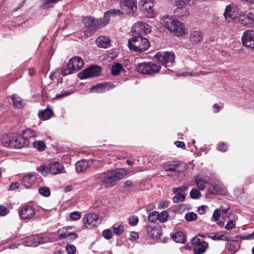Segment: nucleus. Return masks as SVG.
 Listing matches in <instances>:
<instances>
[{
    "instance_id": "obj_59",
    "label": "nucleus",
    "mask_w": 254,
    "mask_h": 254,
    "mask_svg": "<svg viewBox=\"0 0 254 254\" xmlns=\"http://www.w3.org/2000/svg\"><path fill=\"white\" fill-rule=\"evenodd\" d=\"M71 94V92H69L68 91H64V92H62V93L56 95L55 98L56 99H59L61 98H62L63 97H66L67 96Z\"/></svg>"
},
{
    "instance_id": "obj_53",
    "label": "nucleus",
    "mask_w": 254,
    "mask_h": 254,
    "mask_svg": "<svg viewBox=\"0 0 254 254\" xmlns=\"http://www.w3.org/2000/svg\"><path fill=\"white\" fill-rule=\"evenodd\" d=\"M190 196L193 199H197L199 198L200 196V192L196 189H193L190 192Z\"/></svg>"
},
{
    "instance_id": "obj_47",
    "label": "nucleus",
    "mask_w": 254,
    "mask_h": 254,
    "mask_svg": "<svg viewBox=\"0 0 254 254\" xmlns=\"http://www.w3.org/2000/svg\"><path fill=\"white\" fill-rule=\"evenodd\" d=\"M158 216L159 213L157 211H153L150 213L148 217V219L150 222L154 223L158 220Z\"/></svg>"
},
{
    "instance_id": "obj_27",
    "label": "nucleus",
    "mask_w": 254,
    "mask_h": 254,
    "mask_svg": "<svg viewBox=\"0 0 254 254\" xmlns=\"http://www.w3.org/2000/svg\"><path fill=\"white\" fill-rule=\"evenodd\" d=\"M89 166V163L86 160H82L75 164V170L77 173H81L86 171Z\"/></svg>"
},
{
    "instance_id": "obj_61",
    "label": "nucleus",
    "mask_w": 254,
    "mask_h": 254,
    "mask_svg": "<svg viewBox=\"0 0 254 254\" xmlns=\"http://www.w3.org/2000/svg\"><path fill=\"white\" fill-rule=\"evenodd\" d=\"M235 224L232 220H229L225 226V228L227 230H230L235 227Z\"/></svg>"
},
{
    "instance_id": "obj_38",
    "label": "nucleus",
    "mask_w": 254,
    "mask_h": 254,
    "mask_svg": "<svg viewBox=\"0 0 254 254\" xmlns=\"http://www.w3.org/2000/svg\"><path fill=\"white\" fill-rule=\"evenodd\" d=\"M209 191L211 193H217L220 195L224 194L225 193V189L222 188V187L218 185H214L213 187L212 190L210 189Z\"/></svg>"
},
{
    "instance_id": "obj_51",
    "label": "nucleus",
    "mask_w": 254,
    "mask_h": 254,
    "mask_svg": "<svg viewBox=\"0 0 254 254\" xmlns=\"http://www.w3.org/2000/svg\"><path fill=\"white\" fill-rule=\"evenodd\" d=\"M38 171L42 175L46 176L50 173L49 166H41L38 168Z\"/></svg>"
},
{
    "instance_id": "obj_32",
    "label": "nucleus",
    "mask_w": 254,
    "mask_h": 254,
    "mask_svg": "<svg viewBox=\"0 0 254 254\" xmlns=\"http://www.w3.org/2000/svg\"><path fill=\"white\" fill-rule=\"evenodd\" d=\"M11 99L13 101V106L16 108L20 109L23 108L25 105L24 101L16 95L14 94L12 95Z\"/></svg>"
},
{
    "instance_id": "obj_52",
    "label": "nucleus",
    "mask_w": 254,
    "mask_h": 254,
    "mask_svg": "<svg viewBox=\"0 0 254 254\" xmlns=\"http://www.w3.org/2000/svg\"><path fill=\"white\" fill-rule=\"evenodd\" d=\"M139 221L138 217L137 216L133 215L128 218V222L130 226H136Z\"/></svg>"
},
{
    "instance_id": "obj_31",
    "label": "nucleus",
    "mask_w": 254,
    "mask_h": 254,
    "mask_svg": "<svg viewBox=\"0 0 254 254\" xmlns=\"http://www.w3.org/2000/svg\"><path fill=\"white\" fill-rule=\"evenodd\" d=\"M37 135L38 133L36 131L31 130V129H27L23 131V135L22 136L25 139V142L27 145H28L29 142L28 140L29 139L34 138Z\"/></svg>"
},
{
    "instance_id": "obj_5",
    "label": "nucleus",
    "mask_w": 254,
    "mask_h": 254,
    "mask_svg": "<svg viewBox=\"0 0 254 254\" xmlns=\"http://www.w3.org/2000/svg\"><path fill=\"white\" fill-rule=\"evenodd\" d=\"M160 69V65L153 62L140 63L136 66L138 72L148 75L157 73Z\"/></svg>"
},
{
    "instance_id": "obj_46",
    "label": "nucleus",
    "mask_w": 254,
    "mask_h": 254,
    "mask_svg": "<svg viewBox=\"0 0 254 254\" xmlns=\"http://www.w3.org/2000/svg\"><path fill=\"white\" fill-rule=\"evenodd\" d=\"M39 192L41 195L45 197H48L51 194L50 190L47 187H42L40 188L39 189Z\"/></svg>"
},
{
    "instance_id": "obj_4",
    "label": "nucleus",
    "mask_w": 254,
    "mask_h": 254,
    "mask_svg": "<svg viewBox=\"0 0 254 254\" xmlns=\"http://www.w3.org/2000/svg\"><path fill=\"white\" fill-rule=\"evenodd\" d=\"M83 21L86 28L85 33L87 36H90L96 29L106 25L103 18L95 19L92 17H86L83 19Z\"/></svg>"
},
{
    "instance_id": "obj_29",
    "label": "nucleus",
    "mask_w": 254,
    "mask_h": 254,
    "mask_svg": "<svg viewBox=\"0 0 254 254\" xmlns=\"http://www.w3.org/2000/svg\"><path fill=\"white\" fill-rule=\"evenodd\" d=\"M139 4L142 5V11L143 12H147L148 14L146 15V16L148 18H151L155 16V14L153 12L152 6L151 5H148L147 4L144 2L143 0L139 2Z\"/></svg>"
},
{
    "instance_id": "obj_44",
    "label": "nucleus",
    "mask_w": 254,
    "mask_h": 254,
    "mask_svg": "<svg viewBox=\"0 0 254 254\" xmlns=\"http://www.w3.org/2000/svg\"><path fill=\"white\" fill-rule=\"evenodd\" d=\"M186 169V167L184 163H176L175 169L174 170V172L180 173V172H184Z\"/></svg>"
},
{
    "instance_id": "obj_26",
    "label": "nucleus",
    "mask_w": 254,
    "mask_h": 254,
    "mask_svg": "<svg viewBox=\"0 0 254 254\" xmlns=\"http://www.w3.org/2000/svg\"><path fill=\"white\" fill-rule=\"evenodd\" d=\"M169 2L175 6H190L194 5L196 2L195 0H168Z\"/></svg>"
},
{
    "instance_id": "obj_56",
    "label": "nucleus",
    "mask_w": 254,
    "mask_h": 254,
    "mask_svg": "<svg viewBox=\"0 0 254 254\" xmlns=\"http://www.w3.org/2000/svg\"><path fill=\"white\" fill-rule=\"evenodd\" d=\"M102 236L107 240H109L112 237V233L110 229H106L103 231Z\"/></svg>"
},
{
    "instance_id": "obj_60",
    "label": "nucleus",
    "mask_w": 254,
    "mask_h": 254,
    "mask_svg": "<svg viewBox=\"0 0 254 254\" xmlns=\"http://www.w3.org/2000/svg\"><path fill=\"white\" fill-rule=\"evenodd\" d=\"M221 211L219 209H215L213 214V217L215 221H218L220 218Z\"/></svg>"
},
{
    "instance_id": "obj_6",
    "label": "nucleus",
    "mask_w": 254,
    "mask_h": 254,
    "mask_svg": "<svg viewBox=\"0 0 254 254\" xmlns=\"http://www.w3.org/2000/svg\"><path fill=\"white\" fill-rule=\"evenodd\" d=\"M156 58L165 67H171L175 63V54L172 52H157Z\"/></svg>"
},
{
    "instance_id": "obj_50",
    "label": "nucleus",
    "mask_w": 254,
    "mask_h": 254,
    "mask_svg": "<svg viewBox=\"0 0 254 254\" xmlns=\"http://www.w3.org/2000/svg\"><path fill=\"white\" fill-rule=\"evenodd\" d=\"M169 214L168 212L166 211H163L161 213H159L158 220L162 223L165 222L167 220Z\"/></svg>"
},
{
    "instance_id": "obj_23",
    "label": "nucleus",
    "mask_w": 254,
    "mask_h": 254,
    "mask_svg": "<svg viewBox=\"0 0 254 254\" xmlns=\"http://www.w3.org/2000/svg\"><path fill=\"white\" fill-rule=\"evenodd\" d=\"M68 62L76 71L80 69L83 66L84 63L81 58L76 56L71 58Z\"/></svg>"
},
{
    "instance_id": "obj_64",
    "label": "nucleus",
    "mask_w": 254,
    "mask_h": 254,
    "mask_svg": "<svg viewBox=\"0 0 254 254\" xmlns=\"http://www.w3.org/2000/svg\"><path fill=\"white\" fill-rule=\"evenodd\" d=\"M218 150L222 152H225L227 150V145L224 143L219 144Z\"/></svg>"
},
{
    "instance_id": "obj_28",
    "label": "nucleus",
    "mask_w": 254,
    "mask_h": 254,
    "mask_svg": "<svg viewBox=\"0 0 254 254\" xmlns=\"http://www.w3.org/2000/svg\"><path fill=\"white\" fill-rule=\"evenodd\" d=\"M202 34L200 31H194L191 32L190 35V42L193 44H197L202 40Z\"/></svg>"
},
{
    "instance_id": "obj_43",
    "label": "nucleus",
    "mask_w": 254,
    "mask_h": 254,
    "mask_svg": "<svg viewBox=\"0 0 254 254\" xmlns=\"http://www.w3.org/2000/svg\"><path fill=\"white\" fill-rule=\"evenodd\" d=\"M176 195L173 198V201L174 203H179V202L183 201L186 197V194L184 192H177L175 193Z\"/></svg>"
},
{
    "instance_id": "obj_11",
    "label": "nucleus",
    "mask_w": 254,
    "mask_h": 254,
    "mask_svg": "<svg viewBox=\"0 0 254 254\" xmlns=\"http://www.w3.org/2000/svg\"><path fill=\"white\" fill-rule=\"evenodd\" d=\"M101 72V68L97 65L91 66L80 72L78 76L79 78L86 79L98 76Z\"/></svg>"
},
{
    "instance_id": "obj_14",
    "label": "nucleus",
    "mask_w": 254,
    "mask_h": 254,
    "mask_svg": "<svg viewBox=\"0 0 254 254\" xmlns=\"http://www.w3.org/2000/svg\"><path fill=\"white\" fill-rule=\"evenodd\" d=\"M243 45L248 48L254 49V31H245L242 37Z\"/></svg>"
},
{
    "instance_id": "obj_24",
    "label": "nucleus",
    "mask_w": 254,
    "mask_h": 254,
    "mask_svg": "<svg viewBox=\"0 0 254 254\" xmlns=\"http://www.w3.org/2000/svg\"><path fill=\"white\" fill-rule=\"evenodd\" d=\"M123 12L119 9H113L106 11L104 13L103 19L105 23L107 25L110 21V17L116 15H121L123 14Z\"/></svg>"
},
{
    "instance_id": "obj_20",
    "label": "nucleus",
    "mask_w": 254,
    "mask_h": 254,
    "mask_svg": "<svg viewBox=\"0 0 254 254\" xmlns=\"http://www.w3.org/2000/svg\"><path fill=\"white\" fill-rule=\"evenodd\" d=\"M71 229V228H67L66 227H64L58 231V234L61 238L64 239L68 238L70 236H73V238H71L70 239L73 241L76 239L77 237V235L74 232H71L69 231V229Z\"/></svg>"
},
{
    "instance_id": "obj_1",
    "label": "nucleus",
    "mask_w": 254,
    "mask_h": 254,
    "mask_svg": "<svg viewBox=\"0 0 254 254\" xmlns=\"http://www.w3.org/2000/svg\"><path fill=\"white\" fill-rule=\"evenodd\" d=\"M126 174L127 172L125 170L116 169L99 174L97 175V178L101 186L105 188L113 187Z\"/></svg>"
},
{
    "instance_id": "obj_48",
    "label": "nucleus",
    "mask_w": 254,
    "mask_h": 254,
    "mask_svg": "<svg viewBox=\"0 0 254 254\" xmlns=\"http://www.w3.org/2000/svg\"><path fill=\"white\" fill-rule=\"evenodd\" d=\"M185 218L188 221H192L197 218V215L193 212H189L186 214Z\"/></svg>"
},
{
    "instance_id": "obj_42",
    "label": "nucleus",
    "mask_w": 254,
    "mask_h": 254,
    "mask_svg": "<svg viewBox=\"0 0 254 254\" xmlns=\"http://www.w3.org/2000/svg\"><path fill=\"white\" fill-rule=\"evenodd\" d=\"M33 144L34 147L40 151L44 150L46 147V144L45 142L41 140L35 141L33 142Z\"/></svg>"
},
{
    "instance_id": "obj_17",
    "label": "nucleus",
    "mask_w": 254,
    "mask_h": 254,
    "mask_svg": "<svg viewBox=\"0 0 254 254\" xmlns=\"http://www.w3.org/2000/svg\"><path fill=\"white\" fill-rule=\"evenodd\" d=\"M11 148H21L24 145H27L25 139L21 135L14 133Z\"/></svg>"
},
{
    "instance_id": "obj_22",
    "label": "nucleus",
    "mask_w": 254,
    "mask_h": 254,
    "mask_svg": "<svg viewBox=\"0 0 254 254\" xmlns=\"http://www.w3.org/2000/svg\"><path fill=\"white\" fill-rule=\"evenodd\" d=\"M49 169L50 173L53 175H55L63 172L64 166L59 162H54L50 164Z\"/></svg>"
},
{
    "instance_id": "obj_10",
    "label": "nucleus",
    "mask_w": 254,
    "mask_h": 254,
    "mask_svg": "<svg viewBox=\"0 0 254 254\" xmlns=\"http://www.w3.org/2000/svg\"><path fill=\"white\" fill-rule=\"evenodd\" d=\"M83 221L85 227L87 229H91L98 226L101 220L99 215L96 213H89L85 215L83 218Z\"/></svg>"
},
{
    "instance_id": "obj_49",
    "label": "nucleus",
    "mask_w": 254,
    "mask_h": 254,
    "mask_svg": "<svg viewBox=\"0 0 254 254\" xmlns=\"http://www.w3.org/2000/svg\"><path fill=\"white\" fill-rule=\"evenodd\" d=\"M175 163V162H167L164 164V168L167 172H174Z\"/></svg>"
},
{
    "instance_id": "obj_58",
    "label": "nucleus",
    "mask_w": 254,
    "mask_h": 254,
    "mask_svg": "<svg viewBox=\"0 0 254 254\" xmlns=\"http://www.w3.org/2000/svg\"><path fill=\"white\" fill-rule=\"evenodd\" d=\"M199 74H204L205 73L204 71H200L199 73H198V72H194V73L190 72V73H189L188 72H184L182 74H181V75L184 76H189V75L196 76L198 75Z\"/></svg>"
},
{
    "instance_id": "obj_13",
    "label": "nucleus",
    "mask_w": 254,
    "mask_h": 254,
    "mask_svg": "<svg viewBox=\"0 0 254 254\" xmlns=\"http://www.w3.org/2000/svg\"><path fill=\"white\" fill-rule=\"evenodd\" d=\"M132 31H133L137 35H140L142 33L147 34L151 32V27L147 23L138 21L133 24Z\"/></svg>"
},
{
    "instance_id": "obj_63",
    "label": "nucleus",
    "mask_w": 254,
    "mask_h": 254,
    "mask_svg": "<svg viewBox=\"0 0 254 254\" xmlns=\"http://www.w3.org/2000/svg\"><path fill=\"white\" fill-rule=\"evenodd\" d=\"M174 143L177 147L181 148L182 149L186 148L185 144L183 141H176Z\"/></svg>"
},
{
    "instance_id": "obj_16",
    "label": "nucleus",
    "mask_w": 254,
    "mask_h": 254,
    "mask_svg": "<svg viewBox=\"0 0 254 254\" xmlns=\"http://www.w3.org/2000/svg\"><path fill=\"white\" fill-rule=\"evenodd\" d=\"M161 228L158 225H148L146 231L148 236L152 239L159 238L162 235Z\"/></svg>"
},
{
    "instance_id": "obj_12",
    "label": "nucleus",
    "mask_w": 254,
    "mask_h": 254,
    "mask_svg": "<svg viewBox=\"0 0 254 254\" xmlns=\"http://www.w3.org/2000/svg\"><path fill=\"white\" fill-rule=\"evenodd\" d=\"M191 242L193 245V252L194 254H202L208 248V244L198 237L193 238Z\"/></svg>"
},
{
    "instance_id": "obj_8",
    "label": "nucleus",
    "mask_w": 254,
    "mask_h": 254,
    "mask_svg": "<svg viewBox=\"0 0 254 254\" xmlns=\"http://www.w3.org/2000/svg\"><path fill=\"white\" fill-rule=\"evenodd\" d=\"M121 9L125 13L133 16L137 10V0H120Z\"/></svg>"
},
{
    "instance_id": "obj_35",
    "label": "nucleus",
    "mask_w": 254,
    "mask_h": 254,
    "mask_svg": "<svg viewBox=\"0 0 254 254\" xmlns=\"http://www.w3.org/2000/svg\"><path fill=\"white\" fill-rule=\"evenodd\" d=\"M74 71H76L70 64L68 62L67 64L63 68L62 70V73L63 76H66L68 74H72Z\"/></svg>"
},
{
    "instance_id": "obj_57",
    "label": "nucleus",
    "mask_w": 254,
    "mask_h": 254,
    "mask_svg": "<svg viewBox=\"0 0 254 254\" xmlns=\"http://www.w3.org/2000/svg\"><path fill=\"white\" fill-rule=\"evenodd\" d=\"M188 186L187 185H183L181 187L174 189L173 192L177 193V192H183L188 189Z\"/></svg>"
},
{
    "instance_id": "obj_15",
    "label": "nucleus",
    "mask_w": 254,
    "mask_h": 254,
    "mask_svg": "<svg viewBox=\"0 0 254 254\" xmlns=\"http://www.w3.org/2000/svg\"><path fill=\"white\" fill-rule=\"evenodd\" d=\"M35 213L33 207L28 205H23L21 207L19 211L20 217L23 220H28L32 219Z\"/></svg>"
},
{
    "instance_id": "obj_54",
    "label": "nucleus",
    "mask_w": 254,
    "mask_h": 254,
    "mask_svg": "<svg viewBox=\"0 0 254 254\" xmlns=\"http://www.w3.org/2000/svg\"><path fill=\"white\" fill-rule=\"evenodd\" d=\"M68 254H75L76 247L72 245H67L65 247Z\"/></svg>"
},
{
    "instance_id": "obj_3",
    "label": "nucleus",
    "mask_w": 254,
    "mask_h": 254,
    "mask_svg": "<svg viewBox=\"0 0 254 254\" xmlns=\"http://www.w3.org/2000/svg\"><path fill=\"white\" fill-rule=\"evenodd\" d=\"M149 40L140 35H136L129 39L128 46L131 51L136 53H142L150 47Z\"/></svg>"
},
{
    "instance_id": "obj_41",
    "label": "nucleus",
    "mask_w": 254,
    "mask_h": 254,
    "mask_svg": "<svg viewBox=\"0 0 254 254\" xmlns=\"http://www.w3.org/2000/svg\"><path fill=\"white\" fill-rule=\"evenodd\" d=\"M123 69L122 65L120 63H116L113 65L111 73L113 75H117Z\"/></svg>"
},
{
    "instance_id": "obj_18",
    "label": "nucleus",
    "mask_w": 254,
    "mask_h": 254,
    "mask_svg": "<svg viewBox=\"0 0 254 254\" xmlns=\"http://www.w3.org/2000/svg\"><path fill=\"white\" fill-rule=\"evenodd\" d=\"M36 180V177L33 174H28L23 176L22 178V184L25 188H30L33 185Z\"/></svg>"
},
{
    "instance_id": "obj_40",
    "label": "nucleus",
    "mask_w": 254,
    "mask_h": 254,
    "mask_svg": "<svg viewBox=\"0 0 254 254\" xmlns=\"http://www.w3.org/2000/svg\"><path fill=\"white\" fill-rule=\"evenodd\" d=\"M209 237L214 240H222V241H228V237L225 236L221 233H211L210 234Z\"/></svg>"
},
{
    "instance_id": "obj_37",
    "label": "nucleus",
    "mask_w": 254,
    "mask_h": 254,
    "mask_svg": "<svg viewBox=\"0 0 254 254\" xmlns=\"http://www.w3.org/2000/svg\"><path fill=\"white\" fill-rule=\"evenodd\" d=\"M12 209V204L10 203H6V205H0V216H5Z\"/></svg>"
},
{
    "instance_id": "obj_9",
    "label": "nucleus",
    "mask_w": 254,
    "mask_h": 254,
    "mask_svg": "<svg viewBox=\"0 0 254 254\" xmlns=\"http://www.w3.org/2000/svg\"><path fill=\"white\" fill-rule=\"evenodd\" d=\"M223 15L228 22H237L239 15L238 8L234 4H229L226 6Z\"/></svg>"
},
{
    "instance_id": "obj_21",
    "label": "nucleus",
    "mask_w": 254,
    "mask_h": 254,
    "mask_svg": "<svg viewBox=\"0 0 254 254\" xmlns=\"http://www.w3.org/2000/svg\"><path fill=\"white\" fill-rule=\"evenodd\" d=\"M96 43L99 47L106 49L110 47L111 40L109 37L101 36L96 39Z\"/></svg>"
},
{
    "instance_id": "obj_19",
    "label": "nucleus",
    "mask_w": 254,
    "mask_h": 254,
    "mask_svg": "<svg viewBox=\"0 0 254 254\" xmlns=\"http://www.w3.org/2000/svg\"><path fill=\"white\" fill-rule=\"evenodd\" d=\"M251 13L247 14L245 12H241L239 13L238 18L237 19V22L244 25H248L251 24L253 21H254V18H253L251 15Z\"/></svg>"
},
{
    "instance_id": "obj_7",
    "label": "nucleus",
    "mask_w": 254,
    "mask_h": 254,
    "mask_svg": "<svg viewBox=\"0 0 254 254\" xmlns=\"http://www.w3.org/2000/svg\"><path fill=\"white\" fill-rule=\"evenodd\" d=\"M49 241L50 239L46 235H34L27 237L25 240L24 245L28 247H35Z\"/></svg>"
},
{
    "instance_id": "obj_45",
    "label": "nucleus",
    "mask_w": 254,
    "mask_h": 254,
    "mask_svg": "<svg viewBox=\"0 0 254 254\" xmlns=\"http://www.w3.org/2000/svg\"><path fill=\"white\" fill-rule=\"evenodd\" d=\"M97 87L101 90L110 89L115 87V85L111 83H103L97 84Z\"/></svg>"
},
{
    "instance_id": "obj_36",
    "label": "nucleus",
    "mask_w": 254,
    "mask_h": 254,
    "mask_svg": "<svg viewBox=\"0 0 254 254\" xmlns=\"http://www.w3.org/2000/svg\"><path fill=\"white\" fill-rule=\"evenodd\" d=\"M195 183L198 189L202 190L205 188L206 182L199 176L195 177L194 179Z\"/></svg>"
},
{
    "instance_id": "obj_2",
    "label": "nucleus",
    "mask_w": 254,
    "mask_h": 254,
    "mask_svg": "<svg viewBox=\"0 0 254 254\" xmlns=\"http://www.w3.org/2000/svg\"><path fill=\"white\" fill-rule=\"evenodd\" d=\"M161 21L165 28L176 36H182L188 33V30L184 25L176 19L169 16H165L161 19Z\"/></svg>"
},
{
    "instance_id": "obj_25",
    "label": "nucleus",
    "mask_w": 254,
    "mask_h": 254,
    "mask_svg": "<svg viewBox=\"0 0 254 254\" xmlns=\"http://www.w3.org/2000/svg\"><path fill=\"white\" fill-rule=\"evenodd\" d=\"M174 10L176 16L179 18L187 17L189 15V9L185 6H177Z\"/></svg>"
},
{
    "instance_id": "obj_34",
    "label": "nucleus",
    "mask_w": 254,
    "mask_h": 254,
    "mask_svg": "<svg viewBox=\"0 0 254 254\" xmlns=\"http://www.w3.org/2000/svg\"><path fill=\"white\" fill-rule=\"evenodd\" d=\"M174 241L177 243H184L186 239L182 232H177L171 236Z\"/></svg>"
},
{
    "instance_id": "obj_30",
    "label": "nucleus",
    "mask_w": 254,
    "mask_h": 254,
    "mask_svg": "<svg viewBox=\"0 0 254 254\" xmlns=\"http://www.w3.org/2000/svg\"><path fill=\"white\" fill-rule=\"evenodd\" d=\"M14 133H9L4 135L1 139L2 145L6 147L11 148V144L12 142Z\"/></svg>"
},
{
    "instance_id": "obj_33",
    "label": "nucleus",
    "mask_w": 254,
    "mask_h": 254,
    "mask_svg": "<svg viewBox=\"0 0 254 254\" xmlns=\"http://www.w3.org/2000/svg\"><path fill=\"white\" fill-rule=\"evenodd\" d=\"M53 113L51 109H46V110L41 111L38 113L39 117L43 120H47L50 119Z\"/></svg>"
},
{
    "instance_id": "obj_55",
    "label": "nucleus",
    "mask_w": 254,
    "mask_h": 254,
    "mask_svg": "<svg viewBox=\"0 0 254 254\" xmlns=\"http://www.w3.org/2000/svg\"><path fill=\"white\" fill-rule=\"evenodd\" d=\"M69 217L71 220L76 221L80 218L81 214L79 212L74 211L70 213Z\"/></svg>"
},
{
    "instance_id": "obj_62",
    "label": "nucleus",
    "mask_w": 254,
    "mask_h": 254,
    "mask_svg": "<svg viewBox=\"0 0 254 254\" xmlns=\"http://www.w3.org/2000/svg\"><path fill=\"white\" fill-rule=\"evenodd\" d=\"M138 234L137 232H131L129 236V240L131 241L136 240L138 238Z\"/></svg>"
},
{
    "instance_id": "obj_39",
    "label": "nucleus",
    "mask_w": 254,
    "mask_h": 254,
    "mask_svg": "<svg viewBox=\"0 0 254 254\" xmlns=\"http://www.w3.org/2000/svg\"><path fill=\"white\" fill-rule=\"evenodd\" d=\"M113 229L114 233L117 235H120L124 232V225L122 223H116L113 225Z\"/></svg>"
}]
</instances>
